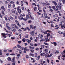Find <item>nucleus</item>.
<instances>
[{
	"mask_svg": "<svg viewBox=\"0 0 65 65\" xmlns=\"http://www.w3.org/2000/svg\"><path fill=\"white\" fill-rule=\"evenodd\" d=\"M2 35H3V37H4V38H6V36H5L6 35V34L4 33H2Z\"/></svg>",
	"mask_w": 65,
	"mask_h": 65,
	"instance_id": "1",
	"label": "nucleus"
},
{
	"mask_svg": "<svg viewBox=\"0 0 65 65\" xmlns=\"http://www.w3.org/2000/svg\"><path fill=\"white\" fill-rule=\"evenodd\" d=\"M38 37V38H41V39H42V35L41 34H40L39 35Z\"/></svg>",
	"mask_w": 65,
	"mask_h": 65,
	"instance_id": "2",
	"label": "nucleus"
},
{
	"mask_svg": "<svg viewBox=\"0 0 65 65\" xmlns=\"http://www.w3.org/2000/svg\"><path fill=\"white\" fill-rule=\"evenodd\" d=\"M48 50L47 49H46L44 50V53H47V52H48Z\"/></svg>",
	"mask_w": 65,
	"mask_h": 65,
	"instance_id": "3",
	"label": "nucleus"
},
{
	"mask_svg": "<svg viewBox=\"0 0 65 65\" xmlns=\"http://www.w3.org/2000/svg\"><path fill=\"white\" fill-rule=\"evenodd\" d=\"M51 36V35H50V33H48L47 34L46 37L47 39H48V36Z\"/></svg>",
	"mask_w": 65,
	"mask_h": 65,
	"instance_id": "4",
	"label": "nucleus"
},
{
	"mask_svg": "<svg viewBox=\"0 0 65 65\" xmlns=\"http://www.w3.org/2000/svg\"><path fill=\"white\" fill-rule=\"evenodd\" d=\"M13 63H12V65H15V61L13 60Z\"/></svg>",
	"mask_w": 65,
	"mask_h": 65,
	"instance_id": "5",
	"label": "nucleus"
},
{
	"mask_svg": "<svg viewBox=\"0 0 65 65\" xmlns=\"http://www.w3.org/2000/svg\"><path fill=\"white\" fill-rule=\"evenodd\" d=\"M52 3H53L55 5H57V3L54 1H52Z\"/></svg>",
	"mask_w": 65,
	"mask_h": 65,
	"instance_id": "6",
	"label": "nucleus"
},
{
	"mask_svg": "<svg viewBox=\"0 0 65 65\" xmlns=\"http://www.w3.org/2000/svg\"><path fill=\"white\" fill-rule=\"evenodd\" d=\"M55 6L57 8V9H59L60 8V6H59V5H55Z\"/></svg>",
	"mask_w": 65,
	"mask_h": 65,
	"instance_id": "7",
	"label": "nucleus"
},
{
	"mask_svg": "<svg viewBox=\"0 0 65 65\" xmlns=\"http://www.w3.org/2000/svg\"><path fill=\"white\" fill-rule=\"evenodd\" d=\"M11 11L12 12V13H15V10H14L13 9H12L11 10Z\"/></svg>",
	"mask_w": 65,
	"mask_h": 65,
	"instance_id": "8",
	"label": "nucleus"
},
{
	"mask_svg": "<svg viewBox=\"0 0 65 65\" xmlns=\"http://www.w3.org/2000/svg\"><path fill=\"white\" fill-rule=\"evenodd\" d=\"M29 18L30 19H31V20H34V18L32 17L31 16V15H30L29 16Z\"/></svg>",
	"mask_w": 65,
	"mask_h": 65,
	"instance_id": "9",
	"label": "nucleus"
},
{
	"mask_svg": "<svg viewBox=\"0 0 65 65\" xmlns=\"http://www.w3.org/2000/svg\"><path fill=\"white\" fill-rule=\"evenodd\" d=\"M18 12L19 13H22V11H21V10L19 9L18 11Z\"/></svg>",
	"mask_w": 65,
	"mask_h": 65,
	"instance_id": "10",
	"label": "nucleus"
},
{
	"mask_svg": "<svg viewBox=\"0 0 65 65\" xmlns=\"http://www.w3.org/2000/svg\"><path fill=\"white\" fill-rule=\"evenodd\" d=\"M53 43L54 44V45L55 46H57V43L56 42H53Z\"/></svg>",
	"mask_w": 65,
	"mask_h": 65,
	"instance_id": "11",
	"label": "nucleus"
},
{
	"mask_svg": "<svg viewBox=\"0 0 65 65\" xmlns=\"http://www.w3.org/2000/svg\"><path fill=\"white\" fill-rule=\"evenodd\" d=\"M20 17L21 18V20H23V15L21 14L20 15Z\"/></svg>",
	"mask_w": 65,
	"mask_h": 65,
	"instance_id": "12",
	"label": "nucleus"
},
{
	"mask_svg": "<svg viewBox=\"0 0 65 65\" xmlns=\"http://www.w3.org/2000/svg\"><path fill=\"white\" fill-rule=\"evenodd\" d=\"M15 57H13L12 60V62H13V61H15Z\"/></svg>",
	"mask_w": 65,
	"mask_h": 65,
	"instance_id": "13",
	"label": "nucleus"
},
{
	"mask_svg": "<svg viewBox=\"0 0 65 65\" xmlns=\"http://www.w3.org/2000/svg\"><path fill=\"white\" fill-rule=\"evenodd\" d=\"M8 61H11V58L10 57H8Z\"/></svg>",
	"mask_w": 65,
	"mask_h": 65,
	"instance_id": "14",
	"label": "nucleus"
},
{
	"mask_svg": "<svg viewBox=\"0 0 65 65\" xmlns=\"http://www.w3.org/2000/svg\"><path fill=\"white\" fill-rule=\"evenodd\" d=\"M46 54H45V53H43L42 54V56H43V57H44L45 56H46Z\"/></svg>",
	"mask_w": 65,
	"mask_h": 65,
	"instance_id": "15",
	"label": "nucleus"
},
{
	"mask_svg": "<svg viewBox=\"0 0 65 65\" xmlns=\"http://www.w3.org/2000/svg\"><path fill=\"white\" fill-rule=\"evenodd\" d=\"M42 33H43L44 34H47V32L46 31L44 32L43 31H41Z\"/></svg>",
	"mask_w": 65,
	"mask_h": 65,
	"instance_id": "16",
	"label": "nucleus"
},
{
	"mask_svg": "<svg viewBox=\"0 0 65 65\" xmlns=\"http://www.w3.org/2000/svg\"><path fill=\"white\" fill-rule=\"evenodd\" d=\"M26 17L27 19H29V15L28 14L26 15Z\"/></svg>",
	"mask_w": 65,
	"mask_h": 65,
	"instance_id": "17",
	"label": "nucleus"
},
{
	"mask_svg": "<svg viewBox=\"0 0 65 65\" xmlns=\"http://www.w3.org/2000/svg\"><path fill=\"white\" fill-rule=\"evenodd\" d=\"M6 26L7 27V28L9 30H10V28L9 26H8V25H6Z\"/></svg>",
	"mask_w": 65,
	"mask_h": 65,
	"instance_id": "18",
	"label": "nucleus"
},
{
	"mask_svg": "<svg viewBox=\"0 0 65 65\" xmlns=\"http://www.w3.org/2000/svg\"><path fill=\"white\" fill-rule=\"evenodd\" d=\"M28 12V14L30 15V14H31V13H30L29 12V11H30V10H29V9H28L27 10Z\"/></svg>",
	"mask_w": 65,
	"mask_h": 65,
	"instance_id": "19",
	"label": "nucleus"
},
{
	"mask_svg": "<svg viewBox=\"0 0 65 65\" xmlns=\"http://www.w3.org/2000/svg\"><path fill=\"white\" fill-rule=\"evenodd\" d=\"M62 2H63V4H65V0H61Z\"/></svg>",
	"mask_w": 65,
	"mask_h": 65,
	"instance_id": "20",
	"label": "nucleus"
},
{
	"mask_svg": "<svg viewBox=\"0 0 65 65\" xmlns=\"http://www.w3.org/2000/svg\"><path fill=\"white\" fill-rule=\"evenodd\" d=\"M42 4L44 6H45L46 5V3H42Z\"/></svg>",
	"mask_w": 65,
	"mask_h": 65,
	"instance_id": "21",
	"label": "nucleus"
},
{
	"mask_svg": "<svg viewBox=\"0 0 65 65\" xmlns=\"http://www.w3.org/2000/svg\"><path fill=\"white\" fill-rule=\"evenodd\" d=\"M40 56H39L38 57V58H37V59L38 60H39V59H40Z\"/></svg>",
	"mask_w": 65,
	"mask_h": 65,
	"instance_id": "22",
	"label": "nucleus"
},
{
	"mask_svg": "<svg viewBox=\"0 0 65 65\" xmlns=\"http://www.w3.org/2000/svg\"><path fill=\"white\" fill-rule=\"evenodd\" d=\"M19 53L20 54H21L22 53V51L21 50H19Z\"/></svg>",
	"mask_w": 65,
	"mask_h": 65,
	"instance_id": "23",
	"label": "nucleus"
},
{
	"mask_svg": "<svg viewBox=\"0 0 65 65\" xmlns=\"http://www.w3.org/2000/svg\"><path fill=\"white\" fill-rule=\"evenodd\" d=\"M8 6V8H10L11 7V5L10 4H9Z\"/></svg>",
	"mask_w": 65,
	"mask_h": 65,
	"instance_id": "24",
	"label": "nucleus"
},
{
	"mask_svg": "<svg viewBox=\"0 0 65 65\" xmlns=\"http://www.w3.org/2000/svg\"><path fill=\"white\" fill-rule=\"evenodd\" d=\"M10 55H11V56H15V54H14L12 53V54H10Z\"/></svg>",
	"mask_w": 65,
	"mask_h": 65,
	"instance_id": "25",
	"label": "nucleus"
},
{
	"mask_svg": "<svg viewBox=\"0 0 65 65\" xmlns=\"http://www.w3.org/2000/svg\"><path fill=\"white\" fill-rule=\"evenodd\" d=\"M27 48H28V47H26L24 48V50L26 51L27 50Z\"/></svg>",
	"mask_w": 65,
	"mask_h": 65,
	"instance_id": "26",
	"label": "nucleus"
},
{
	"mask_svg": "<svg viewBox=\"0 0 65 65\" xmlns=\"http://www.w3.org/2000/svg\"><path fill=\"white\" fill-rule=\"evenodd\" d=\"M21 29H23V30H24V31H26V28H24L23 27H22Z\"/></svg>",
	"mask_w": 65,
	"mask_h": 65,
	"instance_id": "27",
	"label": "nucleus"
},
{
	"mask_svg": "<svg viewBox=\"0 0 65 65\" xmlns=\"http://www.w3.org/2000/svg\"><path fill=\"white\" fill-rule=\"evenodd\" d=\"M10 19H11V20H13V18L12 17L10 16Z\"/></svg>",
	"mask_w": 65,
	"mask_h": 65,
	"instance_id": "28",
	"label": "nucleus"
},
{
	"mask_svg": "<svg viewBox=\"0 0 65 65\" xmlns=\"http://www.w3.org/2000/svg\"><path fill=\"white\" fill-rule=\"evenodd\" d=\"M17 46L18 48H20L21 47V46L19 44L17 45Z\"/></svg>",
	"mask_w": 65,
	"mask_h": 65,
	"instance_id": "29",
	"label": "nucleus"
},
{
	"mask_svg": "<svg viewBox=\"0 0 65 65\" xmlns=\"http://www.w3.org/2000/svg\"><path fill=\"white\" fill-rule=\"evenodd\" d=\"M47 7H48V8H49L51 9V8H52V7H51V6H47Z\"/></svg>",
	"mask_w": 65,
	"mask_h": 65,
	"instance_id": "30",
	"label": "nucleus"
},
{
	"mask_svg": "<svg viewBox=\"0 0 65 65\" xmlns=\"http://www.w3.org/2000/svg\"><path fill=\"white\" fill-rule=\"evenodd\" d=\"M2 12L3 14L4 15H5V13H4V11H2Z\"/></svg>",
	"mask_w": 65,
	"mask_h": 65,
	"instance_id": "31",
	"label": "nucleus"
},
{
	"mask_svg": "<svg viewBox=\"0 0 65 65\" xmlns=\"http://www.w3.org/2000/svg\"><path fill=\"white\" fill-rule=\"evenodd\" d=\"M12 50H9L8 51V52L9 53H10V52H12Z\"/></svg>",
	"mask_w": 65,
	"mask_h": 65,
	"instance_id": "32",
	"label": "nucleus"
},
{
	"mask_svg": "<svg viewBox=\"0 0 65 65\" xmlns=\"http://www.w3.org/2000/svg\"><path fill=\"white\" fill-rule=\"evenodd\" d=\"M18 19H19V20H21V18L20 16H18Z\"/></svg>",
	"mask_w": 65,
	"mask_h": 65,
	"instance_id": "33",
	"label": "nucleus"
},
{
	"mask_svg": "<svg viewBox=\"0 0 65 65\" xmlns=\"http://www.w3.org/2000/svg\"><path fill=\"white\" fill-rule=\"evenodd\" d=\"M52 8H53V9H55V8H56V7L54 6H52Z\"/></svg>",
	"mask_w": 65,
	"mask_h": 65,
	"instance_id": "34",
	"label": "nucleus"
},
{
	"mask_svg": "<svg viewBox=\"0 0 65 65\" xmlns=\"http://www.w3.org/2000/svg\"><path fill=\"white\" fill-rule=\"evenodd\" d=\"M22 40L23 42H25V38H23L22 39Z\"/></svg>",
	"mask_w": 65,
	"mask_h": 65,
	"instance_id": "35",
	"label": "nucleus"
},
{
	"mask_svg": "<svg viewBox=\"0 0 65 65\" xmlns=\"http://www.w3.org/2000/svg\"><path fill=\"white\" fill-rule=\"evenodd\" d=\"M4 8V6H3L1 7V8L2 9H3Z\"/></svg>",
	"mask_w": 65,
	"mask_h": 65,
	"instance_id": "36",
	"label": "nucleus"
},
{
	"mask_svg": "<svg viewBox=\"0 0 65 65\" xmlns=\"http://www.w3.org/2000/svg\"><path fill=\"white\" fill-rule=\"evenodd\" d=\"M0 17L1 18H2V15H1V13H0Z\"/></svg>",
	"mask_w": 65,
	"mask_h": 65,
	"instance_id": "37",
	"label": "nucleus"
},
{
	"mask_svg": "<svg viewBox=\"0 0 65 65\" xmlns=\"http://www.w3.org/2000/svg\"><path fill=\"white\" fill-rule=\"evenodd\" d=\"M30 56H32V57H34V54H32L31 53H30Z\"/></svg>",
	"mask_w": 65,
	"mask_h": 65,
	"instance_id": "38",
	"label": "nucleus"
},
{
	"mask_svg": "<svg viewBox=\"0 0 65 65\" xmlns=\"http://www.w3.org/2000/svg\"><path fill=\"white\" fill-rule=\"evenodd\" d=\"M26 58H29V56L28 55H26Z\"/></svg>",
	"mask_w": 65,
	"mask_h": 65,
	"instance_id": "39",
	"label": "nucleus"
},
{
	"mask_svg": "<svg viewBox=\"0 0 65 65\" xmlns=\"http://www.w3.org/2000/svg\"><path fill=\"white\" fill-rule=\"evenodd\" d=\"M46 5H50V4L48 3H46Z\"/></svg>",
	"mask_w": 65,
	"mask_h": 65,
	"instance_id": "40",
	"label": "nucleus"
},
{
	"mask_svg": "<svg viewBox=\"0 0 65 65\" xmlns=\"http://www.w3.org/2000/svg\"><path fill=\"white\" fill-rule=\"evenodd\" d=\"M44 43L45 44V45H48V44L45 42H44Z\"/></svg>",
	"mask_w": 65,
	"mask_h": 65,
	"instance_id": "41",
	"label": "nucleus"
},
{
	"mask_svg": "<svg viewBox=\"0 0 65 65\" xmlns=\"http://www.w3.org/2000/svg\"><path fill=\"white\" fill-rule=\"evenodd\" d=\"M33 25H31L30 26V28H33Z\"/></svg>",
	"mask_w": 65,
	"mask_h": 65,
	"instance_id": "42",
	"label": "nucleus"
},
{
	"mask_svg": "<svg viewBox=\"0 0 65 65\" xmlns=\"http://www.w3.org/2000/svg\"><path fill=\"white\" fill-rule=\"evenodd\" d=\"M28 22V23H32V21L31 20H29Z\"/></svg>",
	"mask_w": 65,
	"mask_h": 65,
	"instance_id": "43",
	"label": "nucleus"
},
{
	"mask_svg": "<svg viewBox=\"0 0 65 65\" xmlns=\"http://www.w3.org/2000/svg\"><path fill=\"white\" fill-rule=\"evenodd\" d=\"M20 49H21V50H24V47H20Z\"/></svg>",
	"mask_w": 65,
	"mask_h": 65,
	"instance_id": "44",
	"label": "nucleus"
},
{
	"mask_svg": "<svg viewBox=\"0 0 65 65\" xmlns=\"http://www.w3.org/2000/svg\"><path fill=\"white\" fill-rule=\"evenodd\" d=\"M17 25H18V26H19V27H21V25H20L19 23Z\"/></svg>",
	"mask_w": 65,
	"mask_h": 65,
	"instance_id": "45",
	"label": "nucleus"
},
{
	"mask_svg": "<svg viewBox=\"0 0 65 65\" xmlns=\"http://www.w3.org/2000/svg\"><path fill=\"white\" fill-rule=\"evenodd\" d=\"M41 47H42V48H44V46L43 45H42L41 46Z\"/></svg>",
	"mask_w": 65,
	"mask_h": 65,
	"instance_id": "46",
	"label": "nucleus"
},
{
	"mask_svg": "<svg viewBox=\"0 0 65 65\" xmlns=\"http://www.w3.org/2000/svg\"><path fill=\"white\" fill-rule=\"evenodd\" d=\"M23 19V20H24V21H27V19L24 18Z\"/></svg>",
	"mask_w": 65,
	"mask_h": 65,
	"instance_id": "47",
	"label": "nucleus"
},
{
	"mask_svg": "<svg viewBox=\"0 0 65 65\" xmlns=\"http://www.w3.org/2000/svg\"><path fill=\"white\" fill-rule=\"evenodd\" d=\"M10 3L11 4H13V3H14V2H13L11 1L10 2Z\"/></svg>",
	"mask_w": 65,
	"mask_h": 65,
	"instance_id": "48",
	"label": "nucleus"
},
{
	"mask_svg": "<svg viewBox=\"0 0 65 65\" xmlns=\"http://www.w3.org/2000/svg\"><path fill=\"white\" fill-rule=\"evenodd\" d=\"M31 41V40H29L27 42L28 43H30V42Z\"/></svg>",
	"mask_w": 65,
	"mask_h": 65,
	"instance_id": "49",
	"label": "nucleus"
},
{
	"mask_svg": "<svg viewBox=\"0 0 65 65\" xmlns=\"http://www.w3.org/2000/svg\"><path fill=\"white\" fill-rule=\"evenodd\" d=\"M5 19L6 20V21H7L8 20V19H7V18L6 17H5Z\"/></svg>",
	"mask_w": 65,
	"mask_h": 65,
	"instance_id": "50",
	"label": "nucleus"
},
{
	"mask_svg": "<svg viewBox=\"0 0 65 65\" xmlns=\"http://www.w3.org/2000/svg\"><path fill=\"white\" fill-rule=\"evenodd\" d=\"M56 62H60V61L58 60H56Z\"/></svg>",
	"mask_w": 65,
	"mask_h": 65,
	"instance_id": "51",
	"label": "nucleus"
},
{
	"mask_svg": "<svg viewBox=\"0 0 65 65\" xmlns=\"http://www.w3.org/2000/svg\"><path fill=\"white\" fill-rule=\"evenodd\" d=\"M29 48H30V49H31V50L33 49V48L32 47V46H29Z\"/></svg>",
	"mask_w": 65,
	"mask_h": 65,
	"instance_id": "52",
	"label": "nucleus"
},
{
	"mask_svg": "<svg viewBox=\"0 0 65 65\" xmlns=\"http://www.w3.org/2000/svg\"><path fill=\"white\" fill-rule=\"evenodd\" d=\"M30 45H31V46H33V45H34V44H33L31 43H30Z\"/></svg>",
	"mask_w": 65,
	"mask_h": 65,
	"instance_id": "53",
	"label": "nucleus"
},
{
	"mask_svg": "<svg viewBox=\"0 0 65 65\" xmlns=\"http://www.w3.org/2000/svg\"><path fill=\"white\" fill-rule=\"evenodd\" d=\"M11 39H14V37H11Z\"/></svg>",
	"mask_w": 65,
	"mask_h": 65,
	"instance_id": "54",
	"label": "nucleus"
},
{
	"mask_svg": "<svg viewBox=\"0 0 65 65\" xmlns=\"http://www.w3.org/2000/svg\"><path fill=\"white\" fill-rule=\"evenodd\" d=\"M54 10H55V11H58V9L55 8V9H54Z\"/></svg>",
	"mask_w": 65,
	"mask_h": 65,
	"instance_id": "55",
	"label": "nucleus"
},
{
	"mask_svg": "<svg viewBox=\"0 0 65 65\" xmlns=\"http://www.w3.org/2000/svg\"><path fill=\"white\" fill-rule=\"evenodd\" d=\"M36 28V26H34L32 28L33 29H35Z\"/></svg>",
	"mask_w": 65,
	"mask_h": 65,
	"instance_id": "56",
	"label": "nucleus"
},
{
	"mask_svg": "<svg viewBox=\"0 0 65 65\" xmlns=\"http://www.w3.org/2000/svg\"><path fill=\"white\" fill-rule=\"evenodd\" d=\"M25 38H28V36H25Z\"/></svg>",
	"mask_w": 65,
	"mask_h": 65,
	"instance_id": "57",
	"label": "nucleus"
},
{
	"mask_svg": "<svg viewBox=\"0 0 65 65\" xmlns=\"http://www.w3.org/2000/svg\"><path fill=\"white\" fill-rule=\"evenodd\" d=\"M58 4L60 6H61V4H62V3H59Z\"/></svg>",
	"mask_w": 65,
	"mask_h": 65,
	"instance_id": "58",
	"label": "nucleus"
},
{
	"mask_svg": "<svg viewBox=\"0 0 65 65\" xmlns=\"http://www.w3.org/2000/svg\"><path fill=\"white\" fill-rule=\"evenodd\" d=\"M47 62H48V63H49V62H50V61H49V60H48V59H47Z\"/></svg>",
	"mask_w": 65,
	"mask_h": 65,
	"instance_id": "59",
	"label": "nucleus"
},
{
	"mask_svg": "<svg viewBox=\"0 0 65 65\" xmlns=\"http://www.w3.org/2000/svg\"><path fill=\"white\" fill-rule=\"evenodd\" d=\"M46 32H51V31H50L49 30H48L46 31Z\"/></svg>",
	"mask_w": 65,
	"mask_h": 65,
	"instance_id": "60",
	"label": "nucleus"
},
{
	"mask_svg": "<svg viewBox=\"0 0 65 65\" xmlns=\"http://www.w3.org/2000/svg\"><path fill=\"white\" fill-rule=\"evenodd\" d=\"M62 57H63V58H65V54H64V55H63Z\"/></svg>",
	"mask_w": 65,
	"mask_h": 65,
	"instance_id": "61",
	"label": "nucleus"
},
{
	"mask_svg": "<svg viewBox=\"0 0 65 65\" xmlns=\"http://www.w3.org/2000/svg\"><path fill=\"white\" fill-rule=\"evenodd\" d=\"M15 28H16V29H18V26H17L15 25Z\"/></svg>",
	"mask_w": 65,
	"mask_h": 65,
	"instance_id": "62",
	"label": "nucleus"
},
{
	"mask_svg": "<svg viewBox=\"0 0 65 65\" xmlns=\"http://www.w3.org/2000/svg\"><path fill=\"white\" fill-rule=\"evenodd\" d=\"M65 36V31H64V33L63 34V37H64Z\"/></svg>",
	"mask_w": 65,
	"mask_h": 65,
	"instance_id": "63",
	"label": "nucleus"
},
{
	"mask_svg": "<svg viewBox=\"0 0 65 65\" xmlns=\"http://www.w3.org/2000/svg\"><path fill=\"white\" fill-rule=\"evenodd\" d=\"M50 11H53V9H50Z\"/></svg>",
	"mask_w": 65,
	"mask_h": 65,
	"instance_id": "64",
	"label": "nucleus"
}]
</instances>
